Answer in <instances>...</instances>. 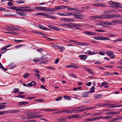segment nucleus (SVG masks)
Here are the masks:
<instances>
[{"instance_id": "1", "label": "nucleus", "mask_w": 122, "mask_h": 122, "mask_svg": "<svg viewBox=\"0 0 122 122\" xmlns=\"http://www.w3.org/2000/svg\"><path fill=\"white\" fill-rule=\"evenodd\" d=\"M74 17L76 19H82V18L81 16H82V14L81 13L76 12L74 13Z\"/></svg>"}, {"instance_id": "2", "label": "nucleus", "mask_w": 122, "mask_h": 122, "mask_svg": "<svg viewBox=\"0 0 122 122\" xmlns=\"http://www.w3.org/2000/svg\"><path fill=\"white\" fill-rule=\"evenodd\" d=\"M83 33L86 35H97L96 33L94 32L85 31L83 32Z\"/></svg>"}, {"instance_id": "3", "label": "nucleus", "mask_w": 122, "mask_h": 122, "mask_svg": "<svg viewBox=\"0 0 122 122\" xmlns=\"http://www.w3.org/2000/svg\"><path fill=\"white\" fill-rule=\"evenodd\" d=\"M51 46L55 49L58 50L59 49V46L56 43H52L50 44Z\"/></svg>"}, {"instance_id": "4", "label": "nucleus", "mask_w": 122, "mask_h": 122, "mask_svg": "<svg viewBox=\"0 0 122 122\" xmlns=\"http://www.w3.org/2000/svg\"><path fill=\"white\" fill-rule=\"evenodd\" d=\"M34 8L37 10H40L46 11V7L41 6H37L34 7Z\"/></svg>"}, {"instance_id": "5", "label": "nucleus", "mask_w": 122, "mask_h": 122, "mask_svg": "<svg viewBox=\"0 0 122 122\" xmlns=\"http://www.w3.org/2000/svg\"><path fill=\"white\" fill-rule=\"evenodd\" d=\"M107 55L110 56L111 58H114L115 57V55L113 53L110 51H108L107 52Z\"/></svg>"}, {"instance_id": "6", "label": "nucleus", "mask_w": 122, "mask_h": 122, "mask_svg": "<svg viewBox=\"0 0 122 122\" xmlns=\"http://www.w3.org/2000/svg\"><path fill=\"white\" fill-rule=\"evenodd\" d=\"M89 91H87L83 92L81 94V96L83 97H86L89 96Z\"/></svg>"}, {"instance_id": "7", "label": "nucleus", "mask_w": 122, "mask_h": 122, "mask_svg": "<svg viewBox=\"0 0 122 122\" xmlns=\"http://www.w3.org/2000/svg\"><path fill=\"white\" fill-rule=\"evenodd\" d=\"M48 26L49 27H50L51 28L55 30H59V28L54 26L50 25H48Z\"/></svg>"}, {"instance_id": "8", "label": "nucleus", "mask_w": 122, "mask_h": 122, "mask_svg": "<svg viewBox=\"0 0 122 122\" xmlns=\"http://www.w3.org/2000/svg\"><path fill=\"white\" fill-rule=\"evenodd\" d=\"M115 10H106L104 11L103 13L104 14H108L115 12Z\"/></svg>"}, {"instance_id": "9", "label": "nucleus", "mask_w": 122, "mask_h": 122, "mask_svg": "<svg viewBox=\"0 0 122 122\" xmlns=\"http://www.w3.org/2000/svg\"><path fill=\"white\" fill-rule=\"evenodd\" d=\"M66 66L68 68H71L76 69L79 68V67L78 66L71 65L67 66Z\"/></svg>"}, {"instance_id": "10", "label": "nucleus", "mask_w": 122, "mask_h": 122, "mask_svg": "<svg viewBox=\"0 0 122 122\" xmlns=\"http://www.w3.org/2000/svg\"><path fill=\"white\" fill-rule=\"evenodd\" d=\"M119 120H122V117L118 116L116 117L115 118L112 120L111 122H113V121L116 122V120L118 121Z\"/></svg>"}, {"instance_id": "11", "label": "nucleus", "mask_w": 122, "mask_h": 122, "mask_svg": "<svg viewBox=\"0 0 122 122\" xmlns=\"http://www.w3.org/2000/svg\"><path fill=\"white\" fill-rule=\"evenodd\" d=\"M13 26H8L6 28H4V30L9 31H13Z\"/></svg>"}, {"instance_id": "12", "label": "nucleus", "mask_w": 122, "mask_h": 122, "mask_svg": "<svg viewBox=\"0 0 122 122\" xmlns=\"http://www.w3.org/2000/svg\"><path fill=\"white\" fill-rule=\"evenodd\" d=\"M78 108L77 107L76 109L70 110L71 113L80 112V110L78 109Z\"/></svg>"}, {"instance_id": "13", "label": "nucleus", "mask_w": 122, "mask_h": 122, "mask_svg": "<svg viewBox=\"0 0 122 122\" xmlns=\"http://www.w3.org/2000/svg\"><path fill=\"white\" fill-rule=\"evenodd\" d=\"M112 18H119L120 17V15L118 14L117 13H114L113 14H111Z\"/></svg>"}, {"instance_id": "14", "label": "nucleus", "mask_w": 122, "mask_h": 122, "mask_svg": "<svg viewBox=\"0 0 122 122\" xmlns=\"http://www.w3.org/2000/svg\"><path fill=\"white\" fill-rule=\"evenodd\" d=\"M28 104V102H23L21 101L19 102L18 105H25Z\"/></svg>"}, {"instance_id": "15", "label": "nucleus", "mask_w": 122, "mask_h": 122, "mask_svg": "<svg viewBox=\"0 0 122 122\" xmlns=\"http://www.w3.org/2000/svg\"><path fill=\"white\" fill-rule=\"evenodd\" d=\"M100 119H103V120H109L111 118V117L109 116L106 117L100 116Z\"/></svg>"}, {"instance_id": "16", "label": "nucleus", "mask_w": 122, "mask_h": 122, "mask_svg": "<svg viewBox=\"0 0 122 122\" xmlns=\"http://www.w3.org/2000/svg\"><path fill=\"white\" fill-rule=\"evenodd\" d=\"M67 7H68L67 8V9L68 10H77L78 8L76 7L74 8H71V7L70 6H67Z\"/></svg>"}, {"instance_id": "17", "label": "nucleus", "mask_w": 122, "mask_h": 122, "mask_svg": "<svg viewBox=\"0 0 122 122\" xmlns=\"http://www.w3.org/2000/svg\"><path fill=\"white\" fill-rule=\"evenodd\" d=\"M87 56L86 55H81L79 56V57L81 60H85L87 57Z\"/></svg>"}, {"instance_id": "18", "label": "nucleus", "mask_w": 122, "mask_h": 122, "mask_svg": "<svg viewBox=\"0 0 122 122\" xmlns=\"http://www.w3.org/2000/svg\"><path fill=\"white\" fill-rule=\"evenodd\" d=\"M38 27L40 29L44 30H48V29L47 28L43 26L42 25H39L38 26Z\"/></svg>"}, {"instance_id": "19", "label": "nucleus", "mask_w": 122, "mask_h": 122, "mask_svg": "<svg viewBox=\"0 0 122 122\" xmlns=\"http://www.w3.org/2000/svg\"><path fill=\"white\" fill-rule=\"evenodd\" d=\"M114 5L112 6L113 7H118V6H119V5H121L120 4V3L117 2H115V3H114Z\"/></svg>"}, {"instance_id": "20", "label": "nucleus", "mask_w": 122, "mask_h": 122, "mask_svg": "<svg viewBox=\"0 0 122 122\" xmlns=\"http://www.w3.org/2000/svg\"><path fill=\"white\" fill-rule=\"evenodd\" d=\"M59 112H60V113L66 112L67 113H71L70 110L67 111L66 110H62L60 111H59Z\"/></svg>"}, {"instance_id": "21", "label": "nucleus", "mask_w": 122, "mask_h": 122, "mask_svg": "<svg viewBox=\"0 0 122 122\" xmlns=\"http://www.w3.org/2000/svg\"><path fill=\"white\" fill-rule=\"evenodd\" d=\"M56 10L54 8H48L46 9V11H48L49 12L54 11Z\"/></svg>"}, {"instance_id": "22", "label": "nucleus", "mask_w": 122, "mask_h": 122, "mask_svg": "<svg viewBox=\"0 0 122 122\" xmlns=\"http://www.w3.org/2000/svg\"><path fill=\"white\" fill-rule=\"evenodd\" d=\"M67 26L68 27L72 28L73 27V23H67Z\"/></svg>"}, {"instance_id": "23", "label": "nucleus", "mask_w": 122, "mask_h": 122, "mask_svg": "<svg viewBox=\"0 0 122 122\" xmlns=\"http://www.w3.org/2000/svg\"><path fill=\"white\" fill-rule=\"evenodd\" d=\"M32 114H28L27 115V117L28 119H30L32 118H35V116H33Z\"/></svg>"}, {"instance_id": "24", "label": "nucleus", "mask_w": 122, "mask_h": 122, "mask_svg": "<svg viewBox=\"0 0 122 122\" xmlns=\"http://www.w3.org/2000/svg\"><path fill=\"white\" fill-rule=\"evenodd\" d=\"M20 9L19 11L24 12L25 11V7H19V8Z\"/></svg>"}, {"instance_id": "25", "label": "nucleus", "mask_w": 122, "mask_h": 122, "mask_svg": "<svg viewBox=\"0 0 122 122\" xmlns=\"http://www.w3.org/2000/svg\"><path fill=\"white\" fill-rule=\"evenodd\" d=\"M79 116L78 115H76L70 116L69 117V118L70 119L76 118H78Z\"/></svg>"}, {"instance_id": "26", "label": "nucleus", "mask_w": 122, "mask_h": 122, "mask_svg": "<svg viewBox=\"0 0 122 122\" xmlns=\"http://www.w3.org/2000/svg\"><path fill=\"white\" fill-rule=\"evenodd\" d=\"M110 25H113L116 24L117 23V21L116 20H113L112 22H110Z\"/></svg>"}, {"instance_id": "27", "label": "nucleus", "mask_w": 122, "mask_h": 122, "mask_svg": "<svg viewBox=\"0 0 122 122\" xmlns=\"http://www.w3.org/2000/svg\"><path fill=\"white\" fill-rule=\"evenodd\" d=\"M93 38L95 39L98 40H102V37L95 36L93 37Z\"/></svg>"}, {"instance_id": "28", "label": "nucleus", "mask_w": 122, "mask_h": 122, "mask_svg": "<svg viewBox=\"0 0 122 122\" xmlns=\"http://www.w3.org/2000/svg\"><path fill=\"white\" fill-rule=\"evenodd\" d=\"M102 95L100 94H99L94 96L95 98L96 99L101 98Z\"/></svg>"}, {"instance_id": "29", "label": "nucleus", "mask_w": 122, "mask_h": 122, "mask_svg": "<svg viewBox=\"0 0 122 122\" xmlns=\"http://www.w3.org/2000/svg\"><path fill=\"white\" fill-rule=\"evenodd\" d=\"M105 19H111L112 18L111 14L105 15Z\"/></svg>"}, {"instance_id": "30", "label": "nucleus", "mask_w": 122, "mask_h": 122, "mask_svg": "<svg viewBox=\"0 0 122 122\" xmlns=\"http://www.w3.org/2000/svg\"><path fill=\"white\" fill-rule=\"evenodd\" d=\"M98 6L106 7L107 5L104 4L98 3L97 4Z\"/></svg>"}, {"instance_id": "31", "label": "nucleus", "mask_w": 122, "mask_h": 122, "mask_svg": "<svg viewBox=\"0 0 122 122\" xmlns=\"http://www.w3.org/2000/svg\"><path fill=\"white\" fill-rule=\"evenodd\" d=\"M92 118V121L100 119V117H93Z\"/></svg>"}, {"instance_id": "32", "label": "nucleus", "mask_w": 122, "mask_h": 122, "mask_svg": "<svg viewBox=\"0 0 122 122\" xmlns=\"http://www.w3.org/2000/svg\"><path fill=\"white\" fill-rule=\"evenodd\" d=\"M94 86H93L90 89V92L89 91V93H92L94 92L95 91Z\"/></svg>"}, {"instance_id": "33", "label": "nucleus", "mask_w": 122, "mask_h": 122, "mask_svg": "<svg viewBox=\"0 0 122 122\" xmlns=\"http://www.w3.org/2000/svg\"><path fill=\"white\" fill-rule=\"evenodd\" d=\"M64 14H67V15H66V16H70L71 15H72V16H74V13H68V12H67L66 13H64Z\"/></svg>"}, {"instance_id": "34", "label": "nucleus", "mask_w": 122, "mask_h": 122, "mask_svg": "<svg viewBox=\"0 0 122 122\" xmlns=\"http://www.w3.org/2000/svg\"><path fill=\"white\" fill-rule=\"evenodd\" d=\"M10 66L12 69H13L16 66L15 65H14V64L13 63H12L9 64Z\"/></svg>"}, {"instance_id": "35", "label": "nucleus", "mask_w": 122, "mask_h": 122, "mask_svg": "<svg viewBox=\"0 0 122 122\" xmlns=\"http://www.w3.org/2000/svg\"><path fill=\"white\" fill-rule=\"evenodd\" d=\"M25 1L24 0H18L16 1V3H22L24 2Z\"/></svg>"}, {"instance_id": "36", "label": "nucleus", "mask_w": 122, "mask_h": 122, "mask_svg": "<svg viewBox=\"0 0 122 122\" xmlns=\"http://www.w3.org/2000/svg\"><path fill=\"white\" fill-rule=\"evenodd\" d=\"M87 53L89 54V55H92L93 54H96V53H94L93 52H92L90 51H87Z\"/></svg>"}, {"instance_id": "37", "label": "nucleus", "mask_w": 122, "mask_h": 122, "mask_svg": "<svg viewBox=\"0 0 122 122\" xmlns=\"http://www.w3.org/2000/svg\"><path fill=\"white\" fill-rule=\"evenodd\" d=\"M104 24L105 25H110V22H108L107 21H105L103 22Z\"/></svg>"}, {"instance_id": "38", "label": "nucleus", "mask_w": 122, "mask_h": 122, "mask_svg": "<svg viewBox=\"0 0 122 122\" xmlns=\"http://www.w3.org/2000/svg\"><path fill=\"white\" fill-rule=\"evenodd\" d=\"M45 13H37L36 14V15H41L42 16H44L45 15Z\"/></svg>"}, {"instance_id": "39", "label": "nucleus", "mask_w": 122, "mask_h": 122, "mask_svg": "<svg viewBox=\"0 0 122 122\" xmlns=\"http://www.w3.org/2000/svg\"><path fill=\"white\" fill-rule=\"evenodd\" d=\"M63 97L65 98L66 99H67L68 100H71V99L70 97H68L67 96H63Z\"/></svg>"}, {"instance_id": "40", "label": "nucleus", "mask_w": 122, "mask_h": 122, "mask_svg": "<svg viewBox=\"0 0 122 122\" xmlns=\"http://www.w3.org/2000/svg\"><path fill=\"white\" fill-rule=\"evenodd\" d=\"M65 49V48L64 46H62L61 47H59V48L58 49L59 50V51L62 52Z\"/></svg>"}, {"instance_id": "41", "label": "nucleus", "mask_w": 122, "mask_h": 122, "mask_svg": "<svg viewBox=\"0 0 122 122\" xmlns=\"http://www.w3.org/2000/svg\"><path fill=\"white\" fill-rule=\"evenodd\" d=\"M43 115H35V118H37L39 117H43Z\"/></svg>"}, {"instance_id": "42", "label": "nucleus", "mask_w": 122, "mask_h": 122, "mask_svg": "<svg viewBox=\"0 0 122 122\" xmlns=\"http://www.w3.org/2000/svg\"><path fill=\"white\" fill-rule=\"evenodd\" d=\"M40 59H39L38 58H36V59H34L33 61L35 62H38L40 61Z\"/></svg>"}, {"instance_id": "43", "label": "nucleus", "mask_w": 122, "mask_h": 122, "mask_svg": "<svg viewBox=\"0 0 122 122\" xmlns=\"http://www.w3.org/2000/svg\"><path fill=\"white\" fill-rule=\"evenodd\" d=\"M105 15H102L98 16V18L99 19H105Z\"/></svg>"}, {"instance_id": "44", "label": "nucleus", "mask_w": 122, "mask_h": 122, "mask_svg": "<svg viewBox=\"0 0 122 122\" xmlns=\"http://www.w3.org/2000/svg\"><path fill=\"white\" fill-rule=\"evenodd\" d=\"M47 68L48 69H50L52 70H54L55 69V68L54 67L51 66H48Z\"/></svg>"}, {"instance_id": "45", "label": "nucleus", "mask_w": 122, "mask_h": 122, "mask_svg": "<svg viewBox=\"0 0 122 122\" xmlns=\"http://www.w3.org/2000/svg\"><path fill=\"white\" fill-rule=\"evenodd\" d=\"M19 89L18 88H14V93H16L18 92L19 91Z\"/></svg>"}, {"instance_id": "46", "label": "nucleus", "mask_w": 122, "mask_h": 122, "mask_svg": "<svg viewBox=\"0 0 122 122\" xmlns=\"http://www.w3.org/2000/svg\"><path fill=\"white\" fill-rule=\"evenodd\" d=\"M40 60H46L47 59V57L44 56L41 57L40 58Z\"/></svg>"}, {"instance_id": "47", "label": "nucleus", "mask_w": 122, "mask_h": 122, "mask_svg": "<svg viewBox=\"0 0 122 122\" xmlns=\"http://www.w3.org/2000/svg\"><path fill=\"white\" fill-rule=\"evenodd\" d=\"M32 32L33 33H35L36 34H40L41 33V32L36 30L33 31H32Z\"/></svg>"}, {"instance_id": "48", "label": "nucleus", "mask_w": 122, "mask_h": 122, "mask_svg": "<svg viewBox=\"0 0 122 122\" xmlns=\"http://www.w3.org/2000/svg\"><path fill=\"white\" fill-rule=\"evenodd\" d=\"M48 61H42L39 63L41 64H45L47 63Z\"/></svg>"}, {"instance_id": "49", "label": "nucleus", "mask_w": 122, "mask_h": 122, "mask_svg": "<svg viewBox=\"0 0 122 122\" xmlns=\"http://www.w3.org/2000/svg\"><path fill=\"white\" fill-rule=\"evenodd\" d=\"M5 106L2 105H0V109H2L6 108Z\"/></svg>"}, {"instance_id": "50", "label": "nucleus", "mask_w": 122, "mask_h": 122, "mask_svg": "<svg viewBox=\"0 0 122 122\" xmlns=\"http://www.w3.org/2000/svg\"><path fill=\"white\" fill-rule=\"evenodd\" d=\"M92 121V118H88V119H86L84 120V122H87V121Z\"/></svg>"}, {"instance_id": "51", "label": "nucleus", "mask_w": 122, "mask_h": 122, "mask_svg": "<svg viewBox=\"0 0 122 122\" xmlns=\"http://www.w3.org/2000/svg\"><path fill=\"white\" fill-rule=\"evenodd\" d=\"M67 6H64V5H60L61 9H62L65 8H67L68 7V6L67 7Z\"/></svg>"}, {"instance_id": "52", "label": "nucleus", "mask_w": 122, "mask_h": 122, "mask_svg": "<svg viewBox=\"0 0 122 122\" xmlns=\"http://www.w3.org/2000/svg\"><path fill=\"white\" fill-rule=\"evenodd\" d=\"M68 19L67 18H63L62 19H60V20L61 21H67Z\"/></svg>"}, {"instance_id": "53", "label": "nucleus", "mask_w": 122, "mask_h": 122, "mask_svg": "<svg viewBox=\"0 0 122 122\" xmlns=\"http://www.w3.org/2000/svg\"><path fill=\"white\" fill-rule=\"evenodd\" d=\"M105 74L106 75H108L109 76H112L113 75V74L107 72L105 73Z\"/></svg>"}, {"instance_id": "54", "label": "nucleus", "mask_w": 122, "mask_h": 122, "mask_svg": "<svg viewBox=\"0 0 122 122\" xmlns=\"http://www.w3.org/2000/svg\"><path fill=\"white\" fill-rule=\"evenodd\" d=\"M64 13L58 12V13H57V14H58L59 15H60L66 16V15H64L63 14H64Z\"/></svg>"}, {"instance_id": "55", "label": "nucleus", "mask_w": 122, "mask_h": 122, "mask_svg": "<svg viewBox=\"0 0 122 122\" xmlns=\"http://www.w3.org/2000/svg\"><path fill=\"white\" fill-rule=\"evenodd\" d=\"M14 10H15L16 11H19L20 10V9L19 8V7H17L14 6Z\"/></svg>"}, {"instance_id": "56", "label": "nucleus", "mask_w": 122, "mask_h": 122, "mask_svg": "<svg viewBox=\"0 0 122 122\" xmlns=\"http://www.w3.org/2000/svg\"><path fill=\"white\" fill-rule=\"evenodd\" d=\"M95 30L96 31L98 32H103L105 31V30Z\"/></svg>"}, {"instance_id": "57", "label": "nucleus", "mask_w": 122, "mask_h": 122, "mask_svg": "<svg viewBox=\"0 0 122 122\" xmlns=\"http://www.w3.org/2000/svg\"><path fill=\"white\" fill-rule=\"evenodd\" d=\"M69 76H72L74 78H76L77 77V76L76 75H74L73 74H71L70 75H69Z\"/></svg>"}, {"instance_id": "58", "label": "nucleus", "mask_w": 122, "mask_h": 122, "mask_svg": "<svg viewBox=\"0 0 122 122\" xmlns=\"http://www.w3.org/2000/svg\"><path fill=\"white\" fill-rule=\"evenodd\" d=\"M107 84V83L106 82H102V84L101 86V87H102L103 86L105 85H106Z\"/></svg>"}, {"instance_id": "59", "label": "nucleus", "mask_w": 122, "mask_h": 122, "mask_svg": "<svg viewBox=\"0 0 122 122\" xmlns=\"http://www.w3.org/2000/svg\"><path fill=\"white\" fill-rule=\"evenodd\" d=\"M45 38H46V39L48 41H52L53 40H54V39H51V38H49L48 37H46Z\"/></svg>"}, {"instance_id": "60", "label": "nucleus", "mask_w": 122, "mask_h": 122, "mask_svg": "<svg viewBox=\"0 0 122 122\" xmlns=\"http://www.w3.org/2000/svg\"><path fill=\"white\" fill-rule=\"evenodd\" d=\"M81 8H83V9H89L90 8V7L89 6H86L84 7H82Z\"/></svg>"}, {"instance_id": "61", "label": "nucleus", "mask_w": 122, "mask_h": 122, "mask_svg": "<svg viewBox=\"0 0 122 122\" xmlns=\"http://www.w3.org/2000/svg\"><path fill=\"white\" fill-rule=\"evenodd\" d=\"M60 5L56 6L55 7V8L56 10H59L61 9Z\"/></svg>"}, {"instance_id": "62", "label": "nucleus", "mask_w": 122, "mask_h": 122, "mask_svg": "<svg viewBox=\"0 0 122 122\" xmlns=\"http://www.w3.org/2000/svg\"><path fill=\"white\" fill-rule=\"evenodd\" d=\"M108 3L110 5H114V3H115V2L112 1H108Z\"/></svg>"}, {"instance_id": "63", "label": "nucleus", "mask_w": 122, "mask_h": 122, "mask_svg": "<svg viewBox=\"0 0 122 122\" xmlns=\"http://www.w3.org/2000/svg\"><path fill=\"white\" fill-rule=\"evenodd\" d=\"M59 120L61 122H64L66 121V119L64 118H61L59 119Z\"/></svg>"}, {"instance_id": "64", "label": "nucleus", "mask_w": 122, "mask_h": 122, "mask_svg": "<svg viewBox=\"0 0 122 122\" xmlns=\"http://www.w3.org/2000/svg\"><path fill=\"white\" fill-rule=\"evenodd\" d=\"M62 99V97H59L57 98L56 99V101H58L59 100H61Z\"/></svg>"}]
</instances>
